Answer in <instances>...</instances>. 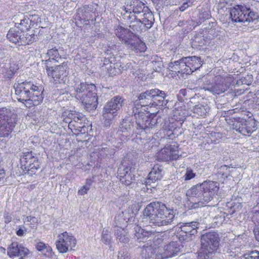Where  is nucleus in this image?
Instances as JSON below:
<instances>
[{
	"instance_id": "1",
	"label": "nucleus",
	"mask_w": 259,
	"mask_h": 259,
	"mask_svg": "<svg viewBox=\"0 0 259 259\" xmlns=\"http://www.w3.org/2000/svg\"><path fill=\"white\" fill-rule=\"evenodd\" d=\"M219 190L218 183L213 181H205L192 187L187 192L189 207L193 209L203 206L212 199Z\"/></svg>"
},
{
	"instance_id": "2",
	"label": "nucleus",
	"mask_w": 259,
	"mask_h": 259,
	"mask_svg": "<svg viewBox=\"0 0 259 259\" xmlns=\"http://www.w3.org/2000/svg\"><path fill=\"white\" fill-rule=\"evenodd\" d=\"M16 99L30 108L40 104L44 99L41 86H37L30 81L16 79L14 84Z\"/></svg>"
},
{
	"instance_id": "3",
	"label": "nucleus",
	"mask_w": 259,
	"mask_h": 259,
	"mask_svg": "<svg viewBox=\"0 0 259 259\" xmlns=\"http://www.w3.org/2000/svg\"><path fill=\"white\" fill-rule=\"evenodd\" d=\"M143 215L150 223L158 227L171 224L175 216L173 209L158 201L148 204L144 209Z\"/></svg>"
},
{
	"instance_id": "4",
	"label": "nucleus",
	"mask_w": 259,
	"mask_h": 259,
	"mask_svg": "<svg viewBox=\"0 0 259 259\" xmlns=\"http://www.w3.org/2000/svg\"><path fill=\"white\" fill-rule=\"evenodd\" d=\"M19 163L23 175L31 177L36 175L41 165L38 157L32 151L22 152L20 156Z\"/></svg>"
},
{
	"instance_id": "5",
	"label": "nucleus",
	"mask_w": 259,
	"mask_h": 259,
	"mask_svg": "<svg viewBox=\"0 0 259 259\" xmlns=\"http://www.w3.org/2000/svg\"><path fill=\"white\" fill-rule=\"evenodd\" d=\"M201 249L198 259H210L219 247V236L214 232H208L201 236Z\"/></svg>"
},
{
	"instance_id": "6",
	"label": "nucleus",
	"mask_w": 259,
	"mask_h": 259,
	"mask_svg": "<svg viewBox=\"0 0 259 259\" xmlns=\"http://www.w3.org/2000/svg\"><path fill=\"white\" fill-rule=\"evenodd\" d=\"M230 13L232 21L235 22H250L258 18L256 13L252 11L246 6H236L231 9Z\"/></svg>"
},
{
	"instance_id": "7",
	"label": "nucleus",
	"mask_w": 259,
	"mask_h": 259,
	"mask_svg": "<svg viewBox=\"0 0 259 259\" xmlns=\"http://www.w3.org/2000/svg\"><path fill=\"white\" fill-rule=\"evenodd\" d=\"M167 239L166 235L158 234L155 236L153 240V244L149 246L145 247L142 251V256L144 259H162L160 256L161 252L159 245L165 243Z\"/></svg>"
},
{
	"instance_id": "8",
	"label": "nucleus",
	"mask_w": 259,
	"mask_h": 259,
	"mask_svg": "<svg viewBox=\"0 0 259 259\" xmlns=\"http://www.w3.org/2000/svg\"><path fill=\"white\" fill-rule=\"evenodd\" d=\"M76 244L77 240L75 237L67 231L59 234L55 242L56 248L61 253L74 250Z\"/></svg>"
},
{
	"instance_id": "9",
	"label": "nucleus",
	"mask_w": 259,
	"mask_h": 259,
	"mask_svg": "<svg viewBox=\"0 0 259 259\" xmlns=\"http://www.w3.org/2000/svg\"><path fill=\"white\" fill-rule=\"evenodd\" d=\"M232 81L231 77L217 76L213 83L204 84L203 89L211 93L213 95H220L227 91L230 87Z\"/></svg>"
},
{
	"instance_id": "10",
	"label": "nucleus",
	"mask_w": 259,
	"mask_h": 259,
	"mask_svg": "<svg viewBox=\"0 0 259 259\" xmlns=\"http://www.w3.org/2000/svg\"><path fill=\"white\" fill-rule=\"evenodd\" d=\"M48 76L51 78V81L56 84L65 83L68 79L67 66L66 64L63 63L62 65L55 67L47 65L45 66Z\"/></svg>"
},
{
	"instance_id": "11",
	"label": "nucleus",
	"mask_w": 259,
	"mask_h": 259,
	"mask_svg": "<svg viewBox=\"0 0 259 259\" xmlns=\"http://www.w3.org/2000/svg\"><path fill=\"white\" fill-rule=\"evenodd\" d=\"M156 156L158 160L168 161L177 159L181 154L177 143L172 142L166 144L164 148L157 152Z\"/></svg>"
},
{
	"instance_id": "12",
	"label": "nucleus",
	"mask_w": 259,
	"mask_h": 259,
	"mask_svg": "<svg viewBox=\"0 0 259 259\" xmlns=\"http://www.w3.org/2000/svg\"><path fill=\"white\" fill-rule=\"evenodd\" d=\"M165 243H162L159 245V249L161 252L160 256L161 258L165 259L168 257H171L179 253L181 248V245L180 241H172L169 244L165 245L168 240V235Z\"/></svg>"
},
{
	"instance_id": "13",
	"label": "nucleus",
	"mask_w": 259,
	"mask_h": 259,
	"mask_svg": "<svg viewBox=\"0 0 259 259\" xmlns=\"http://www.w3.org/2000/svg\"><path fill=\"white\" fill-rule=\"evenodd\" d=\"M135 168L131 165L121 164L118 169L117 175L120 181L125 185L131 184L135 180Z\"/></svg>"
},
{
	"instance_id": "14",
	"label": "nucleus",
	"mask_w": 259,
	"mask_h": 259,
	"mask_svg": "<svg viewBox=\"0 0 259 259\" xmlns=\"http://www.w3.org/2000/svg\"><path fill=\"white\" fill-rule=\"evenodd\" d=\"M189 58L183 57L182 59L171 62L168 64L169 69L176 72L182 74H190L192 73L189 64Z\"/></svg>"
},
{
	"instance_id": "15",
	"label": "nucleus",
	"mask_w": 259,
	"mask_h": 259,
	"mask_svg": "<svg viewBox=\"0 0 259 259\" xmlns=\"http://www.w3.org/2000/svg\"><path fill=\"white\" fill-rule=\"evenodd\" d=\"M96 91V87L94 84L80 82L75 87L74 95L77 100L84 101L83 97L88 96L90 93H94Z\"/></svg>"
},
{
	"instance_id": "16",
	"label": "nucleus",
	"mask_w": 259,
	"mask_h": 259,
	"mask_svg": "<svg viewBox=\"0 0 259 259\" xmlns=\"http://www.w3.org/2000/svg\"><path fill=\"white\" fill-rule=\"evenodd\" d=\"M121 3H124L123 6L125 13L140 15L147 7L144 3L139 0H120Z\"/></svg>"
},
{
	"instance_id": "17",
	"label": "nucleus",
	"mask_w": 259,
	"mask_h": 259,
	"mask_svg": "<svg viewBox=\"0 0 259 259\" xmlns=\"http://www.w3.org/2000/svg\"><path fill=\"white\" fill-rule=\"evenodd\" d=\"M114 34L122 43L126 45H133L134 38L137 37V35L129 29L121 26H118L114 29Z\"/></svg>"
},
{
	"instance_id": "18",
	"label": "nucleus",
	"mask_w": 259,
	"mask_h": 259,
	"mask_svg": "<svg viewBox=\"0 0 259 259\" xmlns=\"http://www.w3.org/2000/svg\"><path fill=\"white\" fill-rule=\"evenodd\" d=\"M6 108L0 109V130H13L16 124L15 115L9 117Z\"/></svg>"
},
{
	"instance_id": "19",
	"label": "nucleus",
	"mask_w": 259,
	"mask_h": 259,
	"mask_svg": "<svg viewBox=\"0 0 259 259\" xmlns=\"http://www.w3.org/2000/svg\"><path fill=\"white\" fill-rule=\"evenodd\" d=\"M62 118L66 124L68 125V130H72L71 123L73 121L77 122L79 121L83 120L84 118L82 113L69 110H65L63 111Z\"/></svg>"
},
{
	"instance_id": "20",
	"label": "nucleus",
	"mask_w": 259,
	"mask_h": 259,
	"mask_svg": "<svg viewBox=\"0 0 259 259\" xmlns=\"http://www.w3.org/2000/svg\"><path fill=\"white\" fill-rule=\"evenodd\" d=\"M136 19L139 20L146 29L150 28L154 22L153 14L148 7L143 10L140 15L136 16Z\"/></svg>"
},
{
	"instance_id": "21",
	"label": "nucleus",
	"mask_w": 259,
	"mask_h": 259,
	"mask_svg": "<svg viewBox=\"0 0 259 259\" xmlns=\"http://www.w3.org/2000/svg\"><path fill=\"white\" fill-rule=\"evenodd\" d=\"M29 253V250L26 247L18 244L16 242H12L8 248V255L10 257L19 256H26Z\"/></svg>"
},
{
	"instance_id": "22",
	"label": "nucleus",
	"mask_w": 259,
	"mask_h": 259,
	"mask_svg": "<svg viewBox=\"0 0 259 259\" xmlns=\"http://www.w3.org/2000/svg\"><path fill=\"white\" fill-rule=\"evenodd\" d=\"M19 69V64L15 61H10L2 68L1 74L4 78L11 79Z\"/></svg>"
},
{
	"instance_id": "23",
	"label": "nucleus",
	"mask_w": 259,
	"mask_h": 259,
	"mask_svg": "<svg viewBox=\"0 0 259 259\" xmlns=\"http://www.w3.org/2000/svg\"><path fill=\"white\" fill-rule=\"evenodd\" d=\"M83 98L85 99L84 101H80L86 110L91 111L96 109L98 104L96 92L94 93L88 94V96L83 97Z\"/></svg>"
},
{
	"instance_id": "24",
	"label": "nucleus",
	"mask_w": 259,
	"mask_h": 259,
	"mask_svg": "<svg viewBox=\"0 0 259 259\" xmlns=\"http://www.w3.org/2000/svg\"><path fill=\"white\" fill-rule=\"evenodd\" d=\"M156 92L158 93V89H154L147 90L140 94L138 98L141 104H143V106H147L149 104V105H151L150 107L151 108L152 106V102H153V99Z\"/></svg>"
},
{
	"instance_id": "25",
	"label": "nucleus",
	"mask_w": 259,
	"mask_h": 259,
	"mask_svg": "<svg viewBox=\"0 0 259 259\" xmlns=\"http://www.w3.org/2000/svg\"><path fill=\"white\" fill-rule=\"evenodd\" d=\"M138 204L136 202H133L129 204L127 209L122 211L123 219L126 223L133 222L136 214L139 211Z\"/></svg>"
},
{
	"instance_id": "26",
	"label": "nucleus",
	"mask_w": 259,
	"mask_h": 259,
	"mask_svg": "<svg viewBox=\"0 0 259 259\" xmlns=\"http://www.w3.org/2000/svg\"><path fill=\"white\" fill-rule=\"evenodd\" d=\"M103 116L105 119V125L108 128L112 123L113 119V102L112 100L104 106Z\"/></svg>"
},
{
	"instance_id": "27",
	"label": "nucleus",
	"mask_w": 259,
	"mask_h": 259,
	"mask_svg": "<svg viewBox=\"0 0 259 259\" xmlns=\"http://www.w3.org/2000/svg\"><path fill=\"white\" fill-rule=\"evenodd\" d=\"M135 235L137 239H141V241H144L148 238H153L155 235L154 232L147 230V229H143L139 225H137L134 228Z\"/></svg>"
},
{
	"instance_id": "28",
	"label": "nucleus",
	"mask_w": 259,
	"mask_h": 259,
	"mask_svg": "<svg viewBox=\"0 0 259 259\" xmlns=\"http://www.w3.org/2000/svg\"><path fill=\"white\" fill-rule=\"evenodd\" d=\"M162 168L159 165H155L148 175V178L146 181V185H150L151 183H154L162 177Z\"/></svg>"
},
{
	"instance_id": "29",
	"label": "nucleus",
	"mask_w": 259,
	"mask_h": 259,
	"mask_svg": "<svg viewBox=\"0 0 259 259\" xmlns=\"http://www.w3.org/2000/svg\"><path fill=\"white\" fill-rule=\"evenodd\" d=\"M188 115V113L185 106L181 105L180 103L175 104L172 116L174 119H179V120L184 121Z\"/></svg>"
},
{
	"instance_id": "30",
	"label": "nucleus",
	"mask_w": 259,
	"mask_h": 259,
	"mask_svg": "<svg viewBox=\"0 0 259 259\" xmlns=\"http://www.w3.org/2000/svg\"><path fill=\"white\" fill-rule=\"evenodd\" d=\"M198 223L197 222H192L190 223H185L180 224L181 231L186 233V235H194L197 233Z\"/></svg>"
},
{
	"instance_id": "31",
	"label": "nucleus",
	"mask_w": 259,
	"mask_h": 259,
	"mask_svg": "<svg viewBox=\"0 0 259 259\" xmlns=\"http://www.w3.org/2000/svg\"><path fill=\"white\" fill-rule=\"evenodd\" d=\"M22 36V32L17 27L10 29L7 33V37L10 41L15 44L18 43L21 45Z\"/></svg>"
},
{
	"instance_id": "32",
	"label": "nucleus",
	"mask_w": 259,
	"mask_h": 259,
	"mask_svg": "<svg viewBox=\"0 0 259 259\" xmlns=\"http://www.w3.org/2000/svg\"><path fill=\"white\" fill-rule=\"evenodd\" d=\"M47 57L48 58L45 61V66L51 65L52 62H58L61 56L59 54L58 50L56 48H53L48 51Z\"/></svg>"
},
{
	"instance_id": "33",
	"label": "nucleus",
	"mask_w": 259,
	"mask_h": 259,
	"mask_svg": "<svg viewBox=\"0 0 259 259\" xmlns=\"http://www.w3.org/2000/svg\"><path fill=\"white\" fill-rule=\"evenodd\" d=\"M35 248L38 251L41 252L45 256L51 257L53 255L52 248L48 244L43 242H38L35 245Z\"/></svg>"
},
{
	"instance_id": "34",
	"label": "nucleus",
	"mask_w": 259,
	"mask_h": 259,
	"mask_svg": "<svg viewBox=\"0 0 259 259\" xmlns=\"http://www.w3.org/2000/svg\"><path fill=\"white\" fill-rule=\"evenodd\" d=\"M209 110V108L207 104H198L193 108L192 111L195 116L197 117H205Z\"/></svg>"
},
{
	"instance_id": "35",
	"label": "nucleus",
	"mask_w": 259,
	"mask_h": 259,
	"mask_svg": "<svg viewBox=\"0 0 259 259\" xmlns=\"http://www.w3.org/2000/svg\"><path fill=\"white\" fill-rule=\"evenodd\" d=\"M94 8L92 6L85 5L83 8L79 10L78 14L81 15V18L84 19L89 20L93 18L92 14L94 12Z\"/></svg>"
},
{
	"instance_id": "36",
	"label": "nucleus",
	"mask_w": 259,
	"mask_h": 259,
	"mask_svg": "<svg viewBox=\"0 0 259 259\" xmlns=\"http://www.w3.org/2000/svg\"><path fill=\"white\" fill-rule=\"evenodd\" d=\"M129 27L131 29L130 30L136 34L137 35V37H139L138 34L143 32L144 29V31L146 30L144 26L138 19H137L136 21L132 22Z\"/></svg>"
},
{
	"instance_id": "37",
	"label": "nucleus",
	"mask_w": 259,
	"mask_h": 259,
	"mask_svg": "<svg viewBox=\"0 0 259 259\" xmlns=\"http://www.w3.org/2000/svg\"><path fill=\"white\" fill-rule=\"evenodd\" d=\"M133 44L130 45L134 47V49L137 52H144L147 49L145 44L142 41L139 37L134 38Z\"/></svg>"
},
{
	"instance_id": "38",
	"label": "nucleus",
	"mask_w": 259,
	"mask_h": 259,
	"mask_svg": "<svg viewBox=\"0 0 259 259\" xmlns=\"http://www.w3.org/2000/svg\"><path fill=\"white\" fill-rule=\"evenodd\" d=\"M37 39V35L32 31L29 33H26L24 34L22 33V36L21 39V45L30 44L33 41H35Z\"/></svg>"
},
{
	"instance_id": "39",
	"label": "nucleus",
	"mask_w": 259,
	"mask_h": 259,
	"mask_svg": "<svg viewBox=\"0 0 259 259\" xmlns=\"http://www.w3.org/2000/svg\"><path fill=\"white\" fill-rule=\"evenodd\" d=\"M189 60V66L192 72L198 69L201 66V61L199 57L196 56L188 57Z\"/></svg>"
},
{
	"instance_id": "40",
	"label": "nucleus",
	"mask_w": 259,
	"mask_h": 259,
	"mask_svg": "<svg viewBox=\"0 0 259 259\" xmlns=\"http://www.w3.org/2000/svg\"><path fill=\"white\" fill-rule=\"evenodd\" d=\"M165 97V93L163 91L158 90V93L156 92L155 96H154L153 102H152V106L162 105Z\"/></svg>"
},
{
	"instance_id": "41",
	"label": "nucleus",
	"mask_w": 259,
	"mask_h": 259,
	"mask_svg": "<svg viewBox=\"0 0 259 259\" xmlns=\"http://www.w3.org/2000/svg\"><path fill=\"white\" fill-rule=\"evenodd\" d=\"M211 17L210 12L207 8H202L198 14V23H201L205 20L208 19Z\"/></svg>"
},
{
	"instance_id": "42",
	"label": "nucleus",
	"mask_w": 259,
	"mask_h": 259,
	"mask_svg": "<svg viewBox=\"0 0 259 259\" xmlns=\"http://www.w3.org/2000/svg\"><path fill=\"white\" fill-rule=\"evenodd\" d=\"M184 121L179 120V119L175 120L174 117H171L169 119V123L168 125V130H177L181 128H183V123Z\"/></svg>"
},
{
	"instance_id": "43",
	"label": "nucleus",
	"mask_w": 259,
	"mask_h": 259,
	"mask_svg": "<svg viewBox=\"0 0 259 259\" xmlns=\"http://www.w3.org/2000/svg\"><path fill=\"white\" fill-rule=\"evenodd\" d=\"M19 25L21 26L19 29L22 32L24 31L25 30H28L31 26V25H30V20L28 18L21 20Z\"/></svg>"
},
{
	"instance_id": "44",
	"label": "nucleus",
	"mask_w": 259,
	"mask_h": 259,
	"mask_svg": "<svg viewBox=\"0 0 259 259\" xmlns=\"http://www.w3.org/2000/svg\"><path fill=\"white\" fill-rule=\"evenodd\" d=\"M240 259H259V251L255 250L245 254Z\"/></svg>"
},
{
	"instance_id": "45",
	"label": "nucleus",
	"mask_w": 259,
	"mask_h": 259,
	"mask_svg": "<svg viewBox=\"0 0 259 259\" xmlns=\"http://www.w3.org/2000/svg\"><path fill=\"white\" fill-rule=\"evenodd\" d=\"M196 176V174L194 172L193 170L190 168H187L185 175H184V178L185 181L190 180L194 178Z\"/></svg>"
},
{
	"instance_id": "46",
	"label": "nucleus",
	"mask_w": 259,
	"mask_h": 259,
	"mask_svg": "<svg viewBox=\"0 0 259 259\" xmlns=\"http://www.w3.org/2000/svg\"><path fill=\"white\" fill-rule=\"evenodd\" d=\"M123 100L120 96L114 97V110L117 111L119 110L122 106Z\"/></svg>"
},
{
	"instance_id": "47",
	"label": "nucleus",
	"mask_w": 259,
	"mask_h": 259,
	"mask_svg": "<svg viewBox=\"0 0 259 259\" xmlns=\"http://www.w3.org/2000/svg\"><path fill=\"white\" fill-rule=\"evenodd\" d=\"M120 128L124 130H130L133 128V124L127 119H123L122 123L120 125Z\"/></svg>"
},
{
	"instance_id": "48",
	"label": "nucleus",
	"mask_w": 259,
	"mask_h": 259,
	"mask_svg": "<svg viewBox=\"0 0 259 259\" xmlns=\"http://www.w3.org/2000/svg\"><path fill=\"white\" fill-rule=\"evenodd\" d=\"M173 132L174 131H163L164 136L161 138L160 141L168 139L172 140L175 138V135Z\"/></svg>"
},
{
	"instance_id": "49",
	"label": "nucleus",
	"mask_w": 259,
	"mask_h": 259,
	"mask_svg": "<svg viewBox=\"0 0 259 259\" xmlns=\"http://www.w3.org/2000/svg\"><path fill=\"white\" fill-rule=\"evenodd\" d=\"M30 20V25L31 26H34L35 24H37L40 21V18L38 15H30L29 17L28 18Z\"/></svg>"
},
{
	"instance_id": "50",
	"label": "nucleus",
	"mask_w": 259,
	"mask_h": 259,
	"mask_svg": "<svg viewBox=\"0 0 259 259\" xmlns=\"http://www.w3.org/2000/svg\"><path fill=\"white\" fill-rule=\"evenodd\" d=\"M192 5V2L191 0H185L182 5L179 8L180 10L182 12L184 11L188 7Z\"/></svg>"
},
{
	"instance_id": "51",
	"label": "nucleus",
	"mask_w": 259,
	"mask_h": 259,
	"mask_svg": "<svg viewBox=\"0 0 259 259\" xmlns=\"http://www.w3.org/2000/svg\"><path fill=\"white\" fill-rule=\"evenodd\" d=\"M104 65L109 72L112 70V61H110L109 59L106 58H105L104 61Z\"/></svg>"
},
{
	"instance_id": "52",
	"label": "nucleus",
	"mask_w": 259,
	"mask_h": 259,
	"mask_svg": "<svg viewBox=\"0 0 259 259\" xmlns=\"http://www.w3.org/2000/svg\"><path fill=\"white\" fill-rule=\"evenodd\" d=\"M209 138L211 139V141L215 142L217 140L221 138V136L220 133L212 131L210 134Z\"/></svg>"
},
{
	"instance_id": "53",
	"label": "nucleus",
	"mask_w": 259,
	"mask_h": 259,
	"mask_svg": "<svg viewBox=\"0 0 259 259\" xmlns=\"http://www.w3.org/2000/svg\"><path fill=\"white\" fill-rule=\"evenodd\" d=\"M90 189V187H88L87 186H83L78 191V194L80 195H84L87 194L88 191Z\"/></svg>"
},
{
	"instance_id": "54",
	"label": "nucleus",
	"mask_w": 259,
	"mask_h": 259,
	"mask_svg": "<svg viewBox=\"0 0 259 259\" xmlns=\"http://www.w3.org/2000/svg\"><path fill=\"white\" fill-rule=\"evenodd\" d=\"M118 239L120 242L126 243L128 241V238L125 235H120L118 236Z\"/></svg>"
},
{
	"instance_id": "55",
	"label": "nucleus",
	"mask_w": 259,
	"mask_h": 259,
	"mask_svg": "<svg viewBox=\"0 0 259 259\" xmlns=\"http://www.w3.org/2000/svg\"><path fill=\"white\" fill-rule=\"evenodd\" d=\"M114 70L116 73H119L121 69H123V67H122L121 65H119L118 63L114 64Z\"/></svg>"
},
{
	"instance_id": "56",
	"label": "nucleus",
	"mask_w": 259,
	"mask_h": 259,
	"mask_svg": "<svg viewBox=\"0 0 259 259\" xmlns=\"http://www.w3.org/2000/svg\"><path fill=\"white\" fill-rule=\"evenodd\" d=\"M6 177V171L5 170L0 167V183L2 182Z\"/></svg>"
},
{
	"instance_id": "57",
	"label": "nucleus",
	"mask_w": 259,
	"mask_h": 259,
	"mask_svg": "<svg viewBox=\"0 0 259 259\" xmlns=\"http://www.w3.org/2000/svg\"><path fill=\"white\" fill-rule=\"evenodd\" d=\"M228 3V0H220L219 3L218 4L219 8L222 9L225 7Z\"/></svg>"
},
{
	"instance_id": "58",
	"label": "nucleus",
	"mask_w": 259,
	"mask_h": 259,
	"mask_svg": "<svg viewBox=\"0 0 259 259\" xmlns=\"http://www.w3.org/2000/svg\"><path fill=\"white\" fill-rule=\"evenodd\" d=\"M208 33L211 35L212 37H217L218 35V32L216 31L215 29H210Z\"/></svg>"
},
{
	"instance_id": "59",
	"label": "nucleus",
	"mask_w": 259,
	"mask_h": 259,
	"mask_svg": "<svg viewBox=\"0 0 259 259\" xmlns=\"http://www.w3.org/2000/svg\"><path fill=\"white\" fill-rule=\"evenodd\" d=\"M12 131H0V137H8Z\"/></svg>"
},
{
	"instance_id": "60",
	"label": "nucleus",
	"mask_w": 259,
	"mask_h": 259,
	"mask_svg": "<svg viewBox=\"0 0 259 259\" xmlns=\"http://www.w3.org/2000/svg\"><path fill=\"white\" fill-rule=\"evenodd\" d=\"M119 255L118 256V259H130L129 255L127 254V253L125 254L121 253L120 252L119 253Z\"/></svg>"
},
{
	"instance_id": "61",
	"label": "nucleus",
	"mask_w": 259,
	"mask_h": 259,
	"mask_svg": "<svg viewBox=\"0 0 259 259\" xmlns=\"http://www.w3.org/2000/svg\"><path fill=\"white\" fill-rule=\"evenodd\" d=\"M5 223L8 224L12 221V217L9 213H6L4 216Z\"/></svg>"
},
{
	"instance_id": "62",
	"label": "nucleus",
	"mask_w": 259,
	"mask_h": 259,
	"mask_svg": "<svg viewBox=\"0 0 259 259\" xmlns=\"http://www.w3.org/2000/svg\"><path fill=\"white\" fill-rule=\"evenodd\" d=\"M149 144L150 145H152L151 146V148H152L153 146H157L159 144L158 142H156V139L155 138L152 139L150 142Z\"/></svg>"
},
{
	"instance_id": "63",
	"label": "nucleus",
	"mask_w": 259,
	"mask_h": 259,
	"mask_svg": "<svg viewBox=\"0 0 259 259\" xmlns=\"http://www.w3.org/2000/svg\"><path fill=\"white\" fill-rule=\"evenodd\" d=\"M16 234L18 236H22L24 234V231L22 228H19V229L16 231Z\"/></svg>"
},
{
	"instance_id": "64",
	"label": "nucleus",
	"mask_w": 259,
	"mask_h": 259,
	"mask_svg": "<svg viewBox=\"0 0 259 259\" xmlns=\"http://www.w3.org/2000/svg\"><path fill=\"white\" fill-rule=\"evenodd\" d=\"M93 182H94L93 180H92L91 179H87L86 180L85 184L87 185L88 186V187H90V186L92 185Z\"/></svg>"
}]
</instances>
